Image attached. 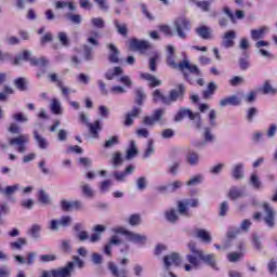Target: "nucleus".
Instances as JSON below:
<instances>
[{"mask_svg":"<svg viewBox=\"0 0 277 277\" xmlns=\"http://www.w3.org/2000/svg\"><path fill=\"white\" fill-rule=\"evenodd\" d=\"M136 156H137V144L135 143V141H131L130 148L127 150L126 159H128V161H131V159H133Z\"/></svg>","mask_w":277,"mask_h":277,"instance_id":"35","label":"nucleus"},{"mask_svg":"<svg viewBox=\"0 0 277 277\" xmlns=\"http://www.w3.org/2000/svg\"><path fill=\"white\" fill-rule=\"evenodd\" d=\"M113 168H119V166L122 163V154L120 151H117L113 155L111 159Z\"/></svg>","mask_w":277,"mask_h":277,"instance_id":"51","label":"nucleus"},{"mask_svg":"<svg viewBox=\"0 0 277 277\" xmlns=\"http://www.w3.org/2000/svg\"><path fill=\"white\" fill-rule=\"evenodd\" d=\"M29 57H31V52L24 51L22 55H18L14 60L15 66H18V64H21L23 60H25L26 62H30L31 66L44 67L49 64V60H47V57H41V58H29Z\"/></svg>","mask_w":277,"mask_h":277,"instance_id":"5","label":"nucleus"},{"mask_svg":"<svg viewBox=\"0 0 277 277\" xmlns=\"http://www.w3.org/2000/svg\"><path fill=\"white\" fill-rule=\"evenodd\" d=\"M23 246H27V239L18 238L16 241L10 243L11 250H23Z\"/></svg>","mask_w":277,"mask_h":277,"instance_id":"42","label":"nucleus"},{"mask_svg":"<svg viewBox=\"0 0 277 277\" xmlns=\"http://www.w3.org/2000/svg\"><path fill=\"white\" fill-rule=\"evenodd\" d=\"M187 201H177V211L180 215H189L187 211Z\"/></svg>","mask_w":277,"mask_h":277,"instance_id":"48","label":"nucleus"},{"mask_svg":"<svg viewBox=\"0 0 277 277\" xmlns=\"http://www.w3.org/2000/svg\"><path fill=\"white\" fill-rule=\"evenodd\" d=\"M232 176L236 181H241V179H245L246 175L243 174V163L239 162L233 166Z\"/></svg>","mask_w":277,"mask_h":277,"instance_id":"21","label":"nucleus"},{"mask_svg":"<svg viewBox=\"0 0 277 277\" xmlns=\"http://www.w3.org/2000/svg\"><path fill=\"white\" fill-rule=\"evenodd\" d=\"M107 48L110 51L109 56H108L109 63L118 64L120 62V50H118V48H116V45L114 43H109L107 45Z\"/></svg>","mask_w":277,"mask_h":277,"instance_id":"16","label":"nucleus"},{"mask_svg":"<svg viewBox=\"0 0 277 277\" xmlns=\"http://www.w3.org/2000/svg\"><path fill=\"white\" fill-rule=\"evenodd\" d=\"M196 32L203 40H211V29H209L207 26H201L197 28Z\"/></svg>","mask_w":277,"mask_h":277,"instance_id":"38","label":"nucleus"},{"mask_svg":"<svg viewBox=\"0 0 277 277\" xmlns=\"http://www.w3.org/2000/svg\"><path fill=\"white\" fill-rule=\"evenodd\" d=\"M142 223V216H140V214H132L129 217V224L130 226H138V224Z\"/></svg>","mask_w":277,"mask_h":277,"instance_id":"61","label":"nucleus"},{"mask_svg":"<svg viewBox=\"0 0 277 277\" xmlns=\"http://www.w3.org/2000/svg\"><path fill=\"white\" fill-rule=\"evenodd\" d=\"M39 261L40 263H51L53 261H57V255L56 254L40 255Z\"/></svg>","mask_w":277,"mask_h":277,"instance_id":"56","label":"nucleus"},{"mask_svg":"<svg viewBox=\"0 0 277 277\" xmlns=\"http://www.w3.org/2000/svg\"><path fill=\"white\" fill-rule=\"evenodd\" d=\"M57 39L63 47H68L70 41L68 40V35L64 31L57 34Z\"/></svg>","mask_w":277,"mask_h":277,"instance_id":"55","label":"nucleus"},{"mask_svg":"<svg viewBox=\"0 0 277 277\" xmlns=\"http://www.w3.org/2000/svg\"><path fill=\"white\" fill-rule=\"evenodd\" d=\"M259 114V109L256 107H251L247 110V120L248 122H254V116Z\"/></svg>","mask_w":277,"mask_h":277,"instance_id":"60","label":"nucleus"},{"mask_svg":"<svg viewBox=\"0 0 277 277\" xmlns=\"http://www.w3.org/2000/svg\"><path fill=\"white\" fill-rule=\"evenodd\" d=\"M90 134L92 137H98V132L102 131L101 120H95L94 123H88Z\"/></svg>","mask_w":277,"mask_h":277,"instance_id":"29","label":"nucleus"},{"mask_svg":"<svg viewBox=\"0 0 277 277\" xmlns=\"http://www.w3.org/2000/svg\"><path fill=\"white\" fill-rule=\"evenodd\" d=\"M72 272H75V263L68 262L65 267L53 269L51 274L53 277H70Z\"/></svg>","mask_w":277,"mask_h":277,"instance_id":"13","label":"nucleus"},{"mask_svg":"<svg viewBox=\"0 0 277 277\" xmlns=\"http://www.w3.org/2000/svg\"><path fill=\"white\" fill-rule=\"evenodd\" d=\"M183 118H189V120H196V127L197 129H200L202 127V123L200 122V113H193L189 108H180V110L176 113L174 120L176 122H181Z\"/></svg>","mask_w":277,"mask_h":277,"instance_id":"6","label":"nucleus"},{"mask_svg":"<svg viewBox=\"0 0 277 277\" xmlns=\"http://www.w3.org/2000/svg\"><path fill=\"white\" fill-rule=\"evenodd\" d=\"M83 51H84V60L87 62L94 60V54H92V51H93L92 48H90L89 45H84Z\"/></svg>","mask_w":277,"mask_h":277,"instance_id":"62","label":"nucleus"},{"mask_svg":"<svg viewBox=\"0 0 277 277\" xmlns=\"http://www.w3.org/2000/svg\"><path fill=\"white\" fill-rule=\"evenodd\" d=\"M81 189L85 198H92L94 196V190L92 189V186H90L89 184H82Z\"/></svg>","mask_w":277,"mask_h":277,"instance_id":"50","label":"nucleus"},{"mask_svg":"<svg viewBox=\"0 0 277 277\" xmlns=\"http://www.w3.org/2000/svg\"><path fill=\"white\" fill-rule=\"evenodd\" d=\"M202 181H205V176H202V174H197L190 177L189 181L186 182V185L187 187H194L196 185H200Z\"/></svg>","mask_w":277,"mask_h":277,"instance_id":"40","label":"nucleus"},{"mask_svg":"<svg viewBox=\"0 0 277 277\" xmlns=\"http://www.w3.org/2000/svg\"><path fill=\"white\" fill-rule=\"evenodd\" d=\"M269 31V27L267 26H262L256 29L251 30V39L256 41V40H262V38H265V35Z\"/></svg>","mask_w":277,"mask_h":277,"instance_id":"20","label":"nucleus"},{"mask_svg":"<svg viewBox=\"0 0 277 277\" xmlns=\"http://www.w3.org/2000/svg\"><path fill=\"white\" fill-rule=\"evenodd\" d=\"M176 49L173 45L167 47V64L170 66V68H179L180 70H188L189 72H193L194 75L200 76V69H198L197 65H192L189 61H182L179 64H176Z\"/></svg>","mask_w":277,"mask_h":277,"instance_id":"1","label":"nucleus"},{"mask_svg":"<svg viewBox=\"0 0 277 277\" xmlns=\"http://www.w3.org/2000/svg\"><path fill=\"white\" fill-rule=\"evenodd\" d=\"M166 115V109L163 108H158L154 111V114L151 115L155 122H160L163 123V116Z\"/></svg>","mask_w":277,"mask_h":277,"instance_id":"44","label":"nucleus"},{"mask_svg":"<svg viewBox=\"0 0 277 277\" xmlns=\"http://www.w3.org/2000/svg\"><path fill=\"white\" fill-rule=\"evenodd\" d=\"M141 79H145V81H149L150 88H157L162 83L161 80L157 79V77L148 72L141 74Z\"/></svg>","mask_w":277,"mask_h":277,"instance_id":"26","label":"nucleus"},{"mask_svg":"<svg viewBox=\"0 0 277 277\" xmlns=\"http://www.w3.org/2000/svg\"><path fill=\"white\" fill-rule=\"evenodd\" d=\"M181 170V160H175L168 166V172L172 176H177L179 171Z\"/></svg>","mask_w":277,"mask_h":277,"instance_id":"34","label":"nucleus"},{"mask_svg":"<svg viewBox=\"0 0 277 277\" xmlns=\"http://www.w3.org/2000/svg\"><path fill=\"white\" fill-rule=\"evenodd\" d=\"M72 225V216L64 215L60 220L53 219L50 221L49 229L53 233H57L60 230V226L62 228H68V226Z\"/></svg>","mask_w":277,"mask_h":277,"instance_id":"7","label":"nucleus"},{"mask_svg":"<svg viewBox=\"0 0 277 277\" xmlns=\"http://www.w3.org/2000/svg\"><path fill=\"white\" fill-rule=\"evenodd\" d=\"M114 25L117 29V32L120 36H123V38H127L129 36V29L127 28V24H120V22H118V19H115Z\"/></svg>","mask_w":277,"mask_h":277,"instance_id":"36","label":"nucleus"},{"mask_svg":"<svg viewBox=\"0 0 277 277\" xmlns=\"http://www.w3.org/2000/svg\"><path fill=\"white\" fill-rule=\"evenodd\" d=\"M163 264L166 268L163 277H176V275L170 272V267H172L173 265L175 267H179V265H181V255L176 252L166 255L163 258Z\"/></svg>","mask_w":277,"mask_h":277,"instance_id":"4","label":"nucleus"},{"mask_svg":"<svg viewBox=\"0 0 277 277\" xmlns=\"http://www.w3.org/2000/svg\"><path fill=\"white\" fill-rule=\"evenodd\" d=\"M153 101L154 103H159V101H161V103H163V105H168V96H166L163 93H161V90L156 89L153 94Z\"/></svg>","mask_w":277,"mask_h":277,"instance_id":"30","label":"nucleus"},{"mask_svg":"<svg viewBox=\"0 0 277 277\" xmlns=\"http://www.w3.org/2000/svg\"><path fill=\"white\" fill-rule=\"evenodd\" d=\"M239 96H241V102L245 101V103H254L256 101V92L251 91L248 94L239 93Z\"/></svg>","mask_w":277,"mask_h":277,"instance_id":"43","label":"nucleus"},{"mask_svg":"<svg viewBox=\"0 0 277 277\" xmlns=\"http://www.w3.org/2000/svg\"><path fill=\"white\" fill-rule=\"evenodd\" d=\"M241 256H243V252H232L229 254H227V259L229 261V263H237V261H239V259H241Z\"/></svg>","mask_w":277,"mask_h":277,"instance_id":"57","label":"nucleus"},{"mask_svg":"<svg viewBox=\"0 0 277 277\" xmlns=\"http://www.w3.org/2000/svg\"><path fill=\"white\" fill-rule=\"evenodd\" d=\"M185 159L188 166H198V163H200V154L194 150H188V153L185 156Z\"/></svg>","mask_w":277,"mask_h":277,"instance_id":"23","label":"nucleus"},{"mask_svg":"<svg viewBox=\"0 0 277 277\" xmlns=\"http://www.w3.org/2000/svg\"><path fill=\"white\" fill-rule=\"evenodd\" d=\"M39 202L45 206L51 205V197L49 196V194H47V192L44 190L39 192Z\"/></svg>","mask_w":277,"mask_h":277,"instance_id":"49","label":"nucleus"},{"mask_svg":"<svg viewBox=\"0 0 277 277\" xmlns=\"http://www.w3.org/2000/svg\"><path fill=\"white\" fill-rule=\"evenodd\" d=\"M19 189H21V185L15 184V185L6 186L5 188H2L1 194L10 198V196H14V194H16Z\"/></svg>","mask_w":277,"mask_h":277,"instance_id":"33","label":"nucleus"},{"mask_svg":"<svg viewBox=\"0 0 277 277\" xmlns=\"http://www.w3.org/2000/svg\"><path fill=\"white\" fill-rule=\"evenodd\" d=\"M108 267L114 277H127V269H119L118 266H116L114 263H109Z\"/></svg>","mask_w":277,"mask_h":277,"instance_id":"31","label":"nucleus"},{"mask_svg":"<svg viewBox=\"0 0 277 277\" xmlns=\"http://www.w3.org/2000/svg\"><path fill=\"white\" fill-rule=\"evenodd\" d=\"M185 96V84L180 83L177 84L176 89H172L169 92L168 98V105H172V103H176V101H183V97Z\"/></svg>","mask_w":277,"mask_h":277,"instance_id":"9","label":"nucleus"},{"mask_svg":"<svg viewBox=\"0 0 277 277\" xmlns=\"http://www.w3.org/2000/svg\"><path fill=\"white\" fill-rule=\"evenodd\" d=\"M215 90H217V84H215V82H210L207 87V90L202 92L203 98H211V96L215 94Z\"/></svg>","mask_w":277,"mask_h":277,"instance_id":"39","label":"nucleus"},{"mask_svg":"<svg viewBox=\"0 0 277 277\" xmlns=\"http://www.w3.org/2000/svg\"><path fill=\"white\" fill-rule=\"evenodd\" d=\"M243 196H245L243 192L237 188H232L229 190V198H232V200H237V198H243Z\"/></svg>","mask_w":277,"mask_h":277,"instance_id":"59","label":"nucleus"},{"mask_svg":"<svg viewBox=\"0 0 277 277\" xmlns=\"http://www.w3.org/2000/svg\"><path fill=\"white\" fill-rule=\"evenodd\" d=\"M150 155H155V143L153 142V140L148 141L147 143V148L145 149L144 158L148 159Z\"/></svg>","mask_w":277,"mask_h":277,"instance_id":"53","label":"nucleus"},{"mask_svg":"<svg viewBox=\"0 0 277 277\" xmlns=\"http://www.w3.org/2000/svg\"><path fill=\"white\" fill-rule=\"evenodd\" d=\"M174 31L177 34L179 38L185 40L187 38V31H190L192 27L189 19L185 17H177L173 22Z\"/></svg>","mask_w":277,"mask_h":277,"instance_id":"3","label":"nucleus"},{"mask_svg":"<svg viewBox=\"0 0 277 277\" xmlns=\"http://www.w3.org/2000/svg\"><path fill=\"white\" fill-rule=\"evenodd\" d=\"M134 171L135 167L129 166L124 171L115 172L113 175L117 181L124 182L127 180V176H129V174H133Z\"/></svg>","mask_w":277,"mask_h":277,"instance_id":"24","label":"nucleus"},{"mask_svg":"<svg viewBox=\"0 0 277 277\" xmlns=\"http://www.w3.org/2000/svg\"><path fill=\"white\" fill-rule=\"evenodd\" d=\"M235 38H237V32H235V30L226 31L223 36V47H225V49L235 47Z\"/></svg>","mask_w":277,"mask_h":277,"instance_id":"15","label":"nucleus"},{"mask_svg":"<svg viewBox=\"0 0 277 277\" xmlns=\"http://www.w3.org/2000/svg\"><path fill=\"white\" fill-rule=\"evenodd\" d=\"M175 135V132L173 129H164L162 132H161V137L162 140H172V137Z\"/></svg>","mask_w":277,"mask_h":277,"instance_id":"63","label":"nucleus"},{"mask_svg":"<svg viewBox=\"0 0 277 277\" xmlns=\"http://www.w3.org/2000/svg\"><path fill=\"white\" fill-rule=\"evenodd\" d=\"M203 138H205L203 141L194 142L193 146L200 150V148H205L207 144H211L212 142H215V135L213 134V132H211V128L203 129Z\"/></svg>","mask_w":277,"mask_h":277,"instance_id":"10","label":"nucleus"},{"mask_svg":"<svg viewBox=\"0 0 277 277\" xmlns=\"http://www.w3.org/2000/svg\"><path fill=\"white\" fill-rule=\"evenodd\" d=\"M127 239L128 241H132V243H140L141 246H144L148 238L145 235L129 232Z\"/></svg>","mask_w":277,"mask_h":277,"instance_id":"18","label":"nucleus"},{"mask_svg":"<svg viewBox=\"0 0 277 277\" xmlns=\"http://www.w3.org/2000/svg\"><path fill=\"white\" fill-rule=\"evenodd\" d=\"M136 95V104H138L141 107L144 105V101L146 100V93L144 92V89L138 88L135 90Z\"/></svg>","mask_w":277,"mask_h":277,"instance_id":"41","label":"nucleus"},{"mask_svg":"<svg viewBox=\"0 0 277 277\" xmlns=\"http://www.w3.org/2000/svg\"><path fill=\"white\" fill-rule=\"evenodd\" d=\"M140 114H142V108L140 107H134L131 111H129L126 115V120H124L126 127H131L133 124V120H135V118L140 116Z\"/></svg>","mask_w":277,"mask_h":277,"instance_id":"19","label":"nucleus"},{"mask_svg":"<svg viewBox=\"0 0 277 277\" xmlns=\"http://www.w3.org/2000/svg\"><path fill=\"white\" fill-rule=\"evenodd\" d=\"M263 209H264V222L267 225L268 228H274V217L276 215V211H274V208H272V206H269V203L264 202L262 205Z\"/></svg>","mask_w":277,"mask_h":277,"instance_id":"12","label":"nucleus"},{"mask_svg":"<svg viewBox=\"0 0 277 277\" xmlns=\"http://www.w3.org/2000/svg\"><path fill=\"white\" fill-rule=\"evenodd\" d=\"M148 187V180L144 176H141L136 180V188L138 192H144Z\"/></svg>","mask_w":277,"mask_h":277,"instance_id":"46","label":"nucleus"},{"mask_svg":"<svg viewBox=\"0 0 277 277\" xmlns=\"http://www.w3.org/2000/svg\"><path fill=\"white\" fill-rule=\"evenodd\" d=\"M250 184L254 189H261V180H259V175H256V173L251 174Z\"/></svg>","mask_w":277,"mask_h":277,"instance_id":"58","label":"nucleus"},{"mask_svg":"<svg viewBox=\"0 0 277 277\" xmlns=\"http://www.w3.org/2000/svg\"><path fill=\"white\" fill-rule=\"evenodd\" d=\"M50 109L52 114H55V116H62V114H64V108H62V102H60V100L57 98H52Z\"/></svg>","mask_w":277,"mask_h":277,"instance_id":"25","label":"nucleus"},{"mask_svg":"<svg viewBox=\"0 0 277 277\" xmlns=\"http://www.w3.org/2000/svg\"><path fill=\"white\" fill-rule=\"evenodd\" d=\"M57 88H60V90H61L63 96H65L66 100H67V97L70 98V93H71V92H75V91H72L70 88L64 87V84L62 83V81H58V82H57Z\"/></svg>","mask_w":277,"mask_h":277,"instance_id":"52","label":"nucleus"},{"mask_svg":"<svg viewBox=\"0 0 277 277\" xmlns=\"http://www.w3.org/2000/svg\"><path fill=\"white\" fill-rule=\"evenodd\" d=\"M188 248H189L192 254H195L196 256H198V259L203 261V263H206L207 265H209L210 267L215 269V254H213V253L205 254V251L196 248V242H194V241H190L188 243Z\"/></svg>","mask_w":277,"mask_h":277,"instance_id":"2","label":"nucleus"},{"mask_svg":"<svg viewBox=\"0 0 277 277\" xmlns=\"http://www.w3.org/2000/svg\"><path fill=\"white\" fill-rule=\"evenodd\" d=\"M61 208L63 211H84L85 206L82 201L75 200V201H68V200H62L61 201Z\"/></svg>","mask_w":277,"mask_h":277,"instance_id":"11","label":"nucleus"},{"mask_svg":"<svg viewBox=\"0 0 277 277\" xmlns=\"http://www.w3.org/2000/svg\"><path fill=\"white\" fill-rule=\"evenodd\" d=\"M91 25L95 27V29H104L105 28V19L103 17H93L91 19Z\"/></svg>","mask_w":277,"mask_h":277,"instance_id":"47","label":"nucleus"},{"mask_svg":"<svg viewBox=\"0 0 277 277\" xmlns=\"http://www.w3.org/2000/svg\"><path fill=\"white\" fill-rule=\"evenodd\" d=\"M239 66L241 70H248L250 68V56L245 53V57L239 58Z\"/></svg>","mask_w":277,"mask_h":277,"instance_id":"45","label":"nucleus"},{"mask_svg":"<svg viewBox=\"0 0 277 277\" xmlns=\"http://www.w3.org/2000/svg\"><path fill=\"white\" fill-rule=\"evenodd\" d=\"M40 230H42V226L35 224L30 228V236L32 239H40Z\"/></svg>","mask_w":277,"mask_h":277,"instance_id":"54","label":"nucleus"},{"mask_svg":"<svg viewBox=\"0 0 277 277\" xmlns=\"http://www.w3.org/2000/svg\"><path fill=\"white\" fill-rule=\"evenodd\" d=\"M12 118L15 120V122H28L29 120V118H27V116L23 113H16L12 116Z\"/></svg>","mask_w":277,"mask_h":277,"instance_id":"64","label":"nucleus"},{"mask_svg":"<svg viewBox=\"0 0 277 277\" xmlns=\"http://www.w3.org/2000/svg\"><path fill=\"white\" fill-rule=\"evenodd\" d=\"M10 146H17L16 150L24 154L27 150V144H29V135L21 134L9 141Z\"/></svg>","mask_w":277,"mask_h":277,"instance_id":"8","label":"nucleus"},{"mask_svg":"<svg viewBox=\"0 0 277 277\" xmlns=\"http://www.w3.org/2000/svg\"><path fill=\"white\" fill-rule=\"evenodd\" d=\"M195 235L198 239H201L205 243H211V234L206 229H196Z\"/></svg>","mask_w":277,"mask_h":277,"instance_id":"28","label":"nucleus"},{"mask_svg":"<svg viewBox=\"0 0 277 277\" xmlns=\"http://www.w3.org/2000/svg\"><path fill=\"white\" fill-rule=\"evenodd\" d=\"M227 105H232L233 107H238V105H241V96L239 93L224 97L220 101V107H227Z\"/></svg>","mask_w":277,"mask_h":277,"instance_id":"14","label":"nucleus"},{"mask_svg":"<svg viewBox=\"0 0 277 277\" xmlns=\"http://www.w3.org/2000/svg\"><path fill=\"white\" fill-rule=\"evenodd\" d=\"M130 47L135 49V51H146L147 49H150V43H148V41L132 39L130 40Z\"/></svg>","mask_w":277,"mask_h":277,"instance_id":"22","label":"nucleus"},{"mask_svg":"<svg viewBox=\"0 0 277 277\" xmlns=\"http://www.w3.org/2000/svg\"><path fill=\"white\" fill-rule=\"evenodd\" d=\"M186 261L190 264H186L184 266L185 272H192V269H198V267H200V260H198L194 254H188L186 256Z\"/></svg>","mask_w":277,"mask_h":277,"instance_id":"17","label":"nucleus"},{"mask_svg":"<svg viewBox=\"0 0 277 277\" xmlns=\"http://www.w3.org/2000/svg\"><path fill=\"white\" fill-rule=\"evenodd\" d=\"M34 138L37 143V146H39V148H41L42 150H47V148H49V141H47L44 136L40 135L38 131L34 132Z\"/></svg>","mask_w":277,"mask_h":277,"instance_id":"27","label":"nucleus"},{"mask_svg":"<svg viewBox=\"0 0 277 277\" xmlns=\"http://www.w3.org/2000/svg\"><path fill=\"white\" fill-rule=\"evenodd\" d=\"M123 70L121 67H115L114 69H108L107 72L105 74V79L107 81H111L115 77H118L122 75Z\"/></svg>","mask_w":277,"mask_h":277,"instance_id":"37","label":"nucleus"},{"mask_svg":"<svg viewBox=\"0 0 277 277\" xmlns=\"http://www.w3.org/2000/svg\"><path fill=\"white\" fill-rule=\"evenodd\" d=\"M164 217L167 222H170V224H176L179 221V214L176 213L175 209H170L164 212Z\"/></svg>","mask_w":277,"mask_h":277,"instance_id":"32","label":"nucleus"}]
</instances>
